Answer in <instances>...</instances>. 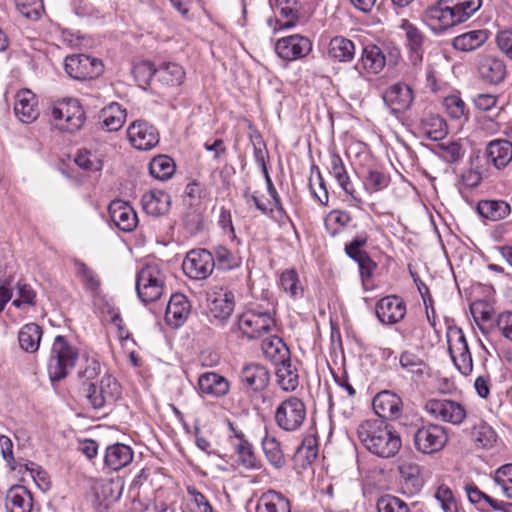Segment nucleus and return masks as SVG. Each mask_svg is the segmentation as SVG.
I'll use <instances>...</instances> for the list:
<instances>
[{"label":"nucleus","instance_id":"obj_4","mask_svg":"<svg viewBox=\"0 0 512 512\" xmlns=\"http://www.w3.org/2000/svg\"><path fill=\"white\" fill-rule=\"evenodd\" d=\"M83 394L88 404L96 409L111 407L121 396V386L110 374H105L99 382L83 384Z\"/></svg>","mask_w":512,"mask_h":512},{"label":"nucleus","instance_id":"obj_28","mask_svg":"<svg viewBox=\"0 0 512 512\" xmlns=\"http://www.w3.org/2000/svg\"><path fill=\"white\" fill-rule=\"evenodd\" d=\"M14 112L24 123H31L36 120L39 111L35 94L28 89L18 91L15 96Z\"/></svg>","mask_w":512,"mask_h":512},{"label":"nucleus","instance_id":"obj_5","mask_svg":"<svg viewBox=\"0 0 512 512\" xmlns=\"http://www.w3.org/2000/svg\"><path fill=\"white\" fill-rule=\"evenodd\" d=\"M165 289V274L158 264H147L136 277V291L144 303L160 299Z\"/></svg>","mask_w":512,"mask_h":512},{"label":"nucleus","instance_id":"obj_21","mask_svg":"<svg viewBox=\"0 0 512 512\" xmlns=\"http://www.w3.org/2000/svg\"><path fill=\"white\" fill-rule=\"evenodd\" d=\"M367 241V234L360 233L345 245L346 254L358 263L362 278H370L376 267L367 252L362 249Z\"/></svg>","mask_w":512,"mask_h":512},{"label":"nucleus","instance_id":"obj_44","mask_svg":"<svg viewBox=\"0 0 512 512\" xmlns=\"http://www.w3.org/2000/svg\"><path fill=\"white\" fill-rule=\"evenodd\" d=\"M75 274L80 279L84 289L96 293L101 285L97 273L80 260L74 261Z\"/></svg>","mask_w":512,"mask_h":512},{"label":"nucleus","instance_id":"obj_20","mask_svg":"<svg viewBox=\"0 0 512 512\" xmlns=\"http://www.w3.org/2000/svg\"><path fill=\"white\" fill-rule=\"evenodd\" d=\"M375 413L383 419L397 420L403 411V402L396 393L384 390L379 392L372 402Z\"/></svg>","mask_w":512,"mask_h":512},{"label":"nucleus","instance_id":"obj_6","mask_svg":"<svg viewBox=\"0 0 512 512\" xmlns=\"http://www.w3.org/2000/svg\"><path fill=\"white\" fill-rule=\"evenodd\" d=\"M235 307L232 291L223 286H214L207 294V316L214 325H224Z\"/></svg>","mask_w":512,"mask_h":512},{"label":"nucleus","instance_id":"obj_64","mask_svg":"<svg viewBox=\"0 0 512 512\" xmlns=\"http://www.w3.org/2000/svg\"><path fill=\"white\" fill-rule=\"evenodd\" d=\"M401 29L406 37L408 48H422L424 42V36L420 30L410 23L408 20H403Z\"/></svg>","mask_w":512,"mask_h":512},{"label":"nucleus","instance_id":"obj_35","mask_svg":"<svg viewBox=\"0 0 512 512\" xmlns=\"http://www.w3.org/2000/svg\"><path fill=\"white\" fill-rule=\"evenodd\" d=\"M476 210L485 219L500 221L510 215L511 206L505 200L485 199L478 202Z\"/></svg>","mask_w":512,"mask_h":512},{"label":"nucleus","instance_id":"obj_43","mask_svg":"<svg viewBox=\"0 0 512 512\" xmlns=\"http://www.w3.org/2000/svg\"><path fill=\"white\" fill-rule=\"evenodd\" d=\"M262 449L269 463L279 469L285 465V457L280 442L266 432L262 439Z\"/></svg>","mask_w":512,"mask_h":512},{"label":"nucleus","instance_id":"obj_32","mask_svg":"<svg viewBox=\"0 0 512 512\" xmlns=\"http://www.w3.org/2000/svg\"><path fill=\"white\" fill-rule=\"evenodd\" d=\"M255 512H291L290 501L282 493L268 490L257 499Z\"/></svg>","mask_w":512,"mask_h":512},{"label":"nucleus","instance_id":"obj_47","mask_svg":"<svg viewBox=\"0 0 512 512\" xmlns=\"http://www.w3.org/2000/svg\"><path fill=\"white\" fill-rule=\"evenodd\" d=\"M412 506H414V503L410 505L403 499L391 494L382 495L376 501L377 512H411Z\"/></svg>","mask_w":512,"mask_h":512},{"label":"nucleus","instance_id":"obj_18","mask_svg":"<svg viewBox=\"0 0 512 512\" xmlns=\"http://www.w3.org/2000/svg\"><path fill=\"white\" fill-rule=\"evenodd\" d=\"M376 316L385 325H394L406 315L407 308L404 300L397 295L381 298L376 303Z\"/></svg>","mask_w":512,"mask_h":512},{"label":"nucleus","instance_id":"obj_13","mask_svg":"<svg viewBox=\"0 0 512 512\" xmlns=\"http://www.w3.org/2000/svg\"><path fill=\"white\" fill-rule=\"evenodd\" d=\"M386 66L385 52L376 45L366 46L361 55L360 63L348 70L350 79L354 82L364 79L363 71L378 74Z\"/></svg>","mask_w":512,"mask_h":512},{"label":"nucleus","instance_id":"obj_62","mask_svg":"<svg viewBox=\"0 0 512 512\" xmlns=\"http://www.w3.org/2000/svg\"><path fill=\"white\" fill-rule=\"evenodd\" d=\"M75 163L86 171H99L102 168V161L89 150H80L76 157Z\"/></svg>","mask_w":512,"mask_h":512},{"label":"nucleus","instance_id":"obj_56","mask_svg":"<svg viewBox=\"0 0 512 512\" xmlns=\"http://www.w3.org/2000/svg\"><path fill=\"white\" fill-rule=\"evenodd\" d=\"M351 218L349 213L340 210L331 211L325 219V226L328 232L335 236L337 235L347 224Z\"/></svg>","mask_w":512,"mask_h":512},{"label":"nucleus","instance_id":"obj_33","mask_svg":"<svg viewBox=\"0 0 512 512\" xmlns=\"http://www.w3.org/2000/svg\"><path fill=\"white\" fill-rule=\"evenodd\" d=\"M465 493L469 502L477 507L480 511H488L491 508L494 511H506V503L491 498L482 492L474 483H467L464 486Z\"/></svg>","mask_w":512,"mask_h":512},{"label":"nucleus","instance_id":"obj_17","mask_svg":"<svg viewBox=\"0 0 512 512\" xmlns=\"http://www.w3.org/2000/svg\"><path fill=\"white\" fill-rule=\"evenodd\" d=\"M311 50V41L299 34L278 39L275 45L277 55L287 61L304 58Z\"/></svg>","mask_w":512,"mask_h":512},{"label":"nucleus","instance_id":"obj_51","mask_svg":"<svg viewBox=\"0 0 512 512\" xmlns=\"http://www.w3.org/2000/svg\"><path fill=\"white\" fill-rule=\"evenodd\" d=\"M280 286L292 298H298L303 295V287L295 270H286L280 275Z\"/></svg>","mask_w":512,"mask_h":512},{"label":"nucleus","instance_id":"obj_12","mask_svg":"<svg viewBox=\"0 0 512 512\" xmlns=\"http://www.w3.org/2000/svg\"><path fill=\"white\" fill-rule=\"evenodd\" d=\"M182 268L189 278L203 280L212 274L215 268V259L213 254L206 249H194L187 253Z\"/></svg>","mask_w":512,"mask_h":512},{"label":"nucleus","instance_id":"obj_53","mask_svg":"<svg viewBox=\"0 0 512 512\" xmlns=\"http://www.w3.org/2000/svg\"><path fill=\"white\" fill-rule=\"evenodd\" d=\"M233 447L241 465L247 469H254L257 467V460L253 452L252 445L246 439H240L239 443H233Z\"/></svg>","mask_w":512,"mask_h":512},{"label":"nucleus","instance_id":"obj_19","mask_svg":"<svg viewBox=\"0 0 512 512\" xmlns=\"http://www.w3.org/2000/svg\"><path fill=\"white\" fill-rule=\"evenodd\" d=\"M127 133L131 144L138 150H150L159 142L157 129L146 121L133 122Z\"/></svg>","mask_w":512,"mask_h":512},{"label":"nucleus","instance_id":"obj_14","mask_svg":"<svg viewBox=\"0 0 512 512\" xmlns=\"http://www.w3.org/2000/svg\"><path fill=\"white\" fill-rule=\"evenodd\" d=\"M424 409L434 419L453 425L461 424L466 418L465 408L448 399H430L425 403Z\"/></svg>","mask_w":512,"mask_h":512},{"label":"nucleus","instance_id":"obj_63","mask_svg":"<svg viewBox=\"0 0 512 512\" xmlns=\"http://www.w3.org/2000/svg\"><path fill=\"white\" fill-rule=\"evenodd\" d=\"M443 105L453 119H460L466 115V104L459 95L453 94L445 97Z\"/></svg>","mask_w":512,"mask_h":512},{"label":"nucleus","instance_id":"obj_29","mask_svg":"<svg viewBox=\"0 0 512 512\" xmlns=\"http://www.w3.org/2000/svg\"><path fill=\"white\" fill-rule=\"evenodd\" d=\"M478 72L485 82L499 84L506 76V65L502 59L486 56L479 63Z\"/></svg>","mask_w":512,"mask_h":512},{"label":"nucleus","instance_id":"obj_49","mask_svg":"<svg viewBox=\"0 0 512 512\" xmlns=\"http://www.w3.org/2000/svg\"><path fill=\"white\" fill-rule=\"evenodd\" d=\"M472 437L478 447L485 449L493 447L497 439V435L493 428L483 422L473 427Z\"/></svg>","mask_w":512,"mask_h":512},{"label":"nucleus","instance_id":"obj_8","mask_svg":"<svg viewBox=\"0 0 512 512\" xmlns=\"http://www.w3.org/2000/svg\"><path fill=\"white\" fill-rule=\"evenodd\" d=\"M238 328L248 339L261 337L275 328V320L270 312L248 310L238 318Z\"/></svg>","mask_w":512,"mask_h":512},{"label":"nucleus","instance_id":"obj_48","mask_svg":"<svg viewBox=\"0 0 512 512\" xmlns=\"http://www.w3.org/2000/svg\"><path fill=\"white\" fill-rule=\"evenodd\" d=\"M436 153L446 163L454 164L462 160L465 149L457 141H446L437 145Z\"/></svg>","mask_w":512,"mask_h":512},{"label":"nucleus","instance_id":"obj_34","mask_svg":"<svg viewBox=\"0 0 512 512\" xmlns=\"http://www.w3.org/2000/svg\"><path fill=\"white\" fill-rule=\"evenodd\" d=\"M198 388L202 394L222 397L229 391V383L223 376L215 372H206L198 379Z\"/></svg>","mask_w":512,"mask_h":512},{"label":"nucleus","instance_id":"obj_58","mask_svg":"<svg viewBox=\"0 0 512 512\" xmlns=\"http://www.w3.org/2000/svg\"><path fill=\"white\" fill-rule=\"evenodd\" d=\"M490 331L498 332L512 342V312L503 311L499 313L490 324Z\"/></svg>","mask_w":512,"mask_h":512},{"label":"nucleus","instance_id":"obj_11","mask_svg":"<svg viewBox=\"0 0 512 512\" xmlns=\"http://www.w3.org/2000/svg\"><path fill=\"white\" fill-rule=\"evenodd\" d=\"M448 350L457 369L463 375H469L473 369L472 356L464 333L459 328L450 329L447 333Z\"/></svg>","mask_w":512,"mask_h":512},{"label":"nucleus","instance_id":"obj_24","mask_svg":"<svg viewBox=\"0 0 512 512\" xmlns=\"http://www.w3.org/2000/svg\"><path fill=\"white\" fill-rule=\"evenodd\" d=\"M328 168L329 173L334 177L345 194L350 196L353 201L361 203L362 199L357 194L351 182L344 162L340 155L335 151L330 152Z\"/></svg>","mask_w":512,"mask_h":512},{"label":"nucleus","instance_id":"obj_38","mask_svg":"<svg viewBox=\"0 0 512 512\" xmlns=\"http://www.w3.org/2000/svg\"><path fill=\"white\" fill-rule=\"evenodd\" d=\"M419 129L424 136L434 141L443 139L448 132L445 120L441 116L432 113L423 115Z\"/></svg>","mask_w":512,"mask_h":512},{"label":"nucleus","instance_id":"obj_2","mask_svg":"<svg viewBox=\"0 0 512 512\" xmlns=\"http://www.w3.org/2000/svg\"><path fill=\"white\" fill-rule=\"evenodd\" d=\"M78 349L68 343L64 336L55 337L48 362V375L51 382L64 379L75 367Z\"/></svg>","mask_w":512,"mask_h":512},{"label":"nucleus","instance_id":"obj_61","mask_svg":"<svg viewBox=\"0 0 512 512\" xmlns=\"http://www.w3.org/2000/svg\"><path fill=\"white\" fill-rule=\"evenodd\" d=\"M435 499L439 503L443 512H458V504L452 490L446 486L441 485L435 492Z\"/></svg>","mask_w":512,"mask_h":512},{"label":"nucleus","instance_id":"obj_22","mask_svg":"<svg viewBox=\"0 0 512 512\" xmlns=\"http://www.w3.org/2000/svg\"><path fill=\"white\" fill-rule=\"evenodd\" d=\"M108 210L112 222L119 230L131 232L136 228L137 214L127 202L114 200L110 203Z\"/></svg>","mask_w":512,"mask_h":512},{"label":"nucleus","instance_id":"obj_37","mask_svg":"<svg viewBox=\"0 0 512 512\" xmlns=\"http://www.w3.org/2000/svg\"><path fill=\"white\" fill-rule=\"evenodd\" d=\"M276 366V379L279 387L286 392H292L299 386V374L296 365L289 358L288 361Z\"/></svg>","mask_w":512,"mask_h":512},{"label":"nucleus","instance_id":"obj_23","mask_svg":"<svg viewBox=\"0 0 512 512\" xmlns=\"http://www.w3.org/2000/svg\"><path fill=\"white\" fill-rule=\"evenodd\" d=\"M190 312L191 304L188 298L181 293L173 294L166 307L165 321L169 326L179 328L186 322Z\"/></svg>","mask_w":512,"mask_h":512},{"label":"nucleus","instance_id":"obj_60","mask_svg":"<svg viewBox=\"0 0 512 512\" xmlns=\"http://www.w3.org/2000/svg\"><path fill=\"white\" fill-rule=\"evenodd\" d=\"M296 455L298 458H303L308 463H312L318 456L317 437L313 434L305 436L301 445L297 448Z\"/></svg>","mask_w":512,"mask_h":512},{"label":"nucleus","instance_id":"obj_54","mask_svg":"<svg viewBox=\"0 0 512 512\" xmlns=\"http://www.w3.org/2000/svg\"><path fill=\"white\" fill-rule=\"evenodd\" d=\"M17 10L26 18L38 20L44 13L43 0H15Z\"/></svg>","mask_w":512,"mask_h":512},{"label":"nucleus","instance_id":"obj_55","mask_svg":"<svg viewBox=\"0 0 512 512\" xmlns=\"http://www.w3.org/2000/svg\"><path fill=\"white\" fill-rule=\"evenodd\" d=\"M156 70L157 68L152 62L142 61L133 66L132 74L138 85L145 87L149 85L152 77L156 78Z\"/></svg>","mask_w":512,"mask_h":512},{"label":"nucleus","instance_id":"obj_52","mask_svg":"<svg viewBox=\"0 0 512 512\" xmlns=\"http://www.w3.org/2000/svg\"><path fill=\"white\" fill-rule=\"evenodd\" d=\"M389 182V176L374 169H370L363 179L364 188L370 194L383 190L389 185Z\"/></svg>","mask_w":512,"mask_h":512},{"label":"nucleus","instance_id":"obj_25","mask_svg":"<svg viewBox=\"0 0 512 512\" xmlns=\"http://www.w3.org/2000/svg\"><path fill=\"white\" fill-rule=\"evenodd\" d=\"M242 385L254 392L263 391L270 382L268 369L259 363H249L243 366L240 373Z\"/></svg>","mask_w":512,"mask_h":512},{"label":"nucleus","instance_id":"obj_10","mask_svg":"<svg viewBox=\"0 0 512 512\" xmlns=\"http://www.w3.org/2000/svg\"><path fill=\"white\" fill-rule=\"evenodd\" d=\"M459 11L449 0H438L425 12L426 20L433 30H446L465 22Z\"/></svg>","mask_w":512,"mask_h":512},{"label":"nucleus","instance_id":"obj_3","mask_svg":"<svg viewBox=\"0 0 512 512\" xmlns=\"http://www.w3.org/2000/svg\"><path fill=\"white\" fill-rule=\"evenodd\" d=\"M49 116L56 128L70 133L78 131L85 121V112L75 98L53 102L49 107Z\"/></svg>","mask_w":512,"mask_h":512},{"label":"nucleus","instance_id":"obj_27","mask_svg":"<svg viewBox=\"0 0 512 512\" xmlns=\"http://www.w3.org/2000/svg\"><path fill=\"white\" fill-rule=\"evenodd\" d=\"M134 452L126 444L115 443L106 448L104 466L111 471H119L132 463Z\"/></svg>","mask_w":512,"mask_h":512},{"label":"nucleus","instance_id":"obj_57","mask_svg":"<svg viewBox=\"0 0 512 512\" xmlns=\"http://www.w3.org/2000/svg\"><path fill=\"white\" fill-rule=\"evenodd\" d=\"M400 365L407 372L418 376H422L427 369L425 362L419 356L409 351H405L400 355Z\"/></svg>","mask_w":512,"mask_h":512},{"label":"nucleus","instance_id":"obj_46","mask_svg":"<svg viewBox=\"0 0 512 512\" xmlns=\"http://www.w3.org/2000/svg\"><path fill=\"white\" fill-rule=\"evenodd\" d=\"M149 172L155 179L167 180L171 178L175 172V163L169 156L159 155L154 157L150 162Z\"/></svg>","mask_w":512,"mask_h":512},{"label":"nucleus","instance_id":"obj_26","mask_svg":"<svg viewBox=\"0 0 512 512\" xmlns=\"http://www.w3.org/2000/svg\"><path fill=\"white\" fill-rule=\"evenodd\" d=\"M484 156L496 169H503L512 160V143L506 139H494L487 144Z\"/></svg>","mask_w":512,"mask_h":512},{"label":"nucleus","instance_id":"obj_50","mask_svg":"<svg viewBox=\"0 0 512 512\" xmlns=\"http://www.w3.org/2000/svg\"><path fill=\"white\" fill-rule=\"evenodd\" d=\"M297 0H276L275 9L284 19L282 26L290 28L294 26L298 18Z\"/></svg>","mask_w":512,"mask_h":512},{"label":"nucleus","instance_id":"obj_41","mask_svg":"<svg viewBox=\"0 0 512 512\" xmlns=\"http://www.w3.org/2000/svg\"><path fill=\"white\" fill-rule=\"evenodd\" d=\"M487 40L488 32L486 30H472L456 36L452 45L456 50L471 52L481 47Z\"/></svg>","mask_w":512,"mask_h":512},{"label":"nucleus","instance_id":"obj_59","mask_svg":"<svg viewBox=\"0 0 512 512\" xmlns=\"http://www.w3.org/2000/svg\"><path fill=\"white\" fill-rule=\"evenodd\" d=\"M494 482L501 488L507 498L512 499V464L499 467L495 471Z\"/></svg>","mask_w":512,"mask_h":512},{"label":"nucleus","instance_id":"obj_36","mask_svg":"<svg viewBox=\"0 0 512 512\" xmlns=\"http://www.w3.org/2000/svg\"><path fill=\"white\" fill-rule=\"evenodd\" d=\"M262 352L268 360L274 365L288 361L290 351L287 345L278 336H270L265 338L261 344Z\"/></svg>","mask_w":512,"mask_h":512},{"label":"nucleus","instance_id":"obj_30","mask_svg":"<svg viewBox=\"0 0 512 512\" xmlns=\"http://www.w3.org/2000/svg\"><path fill=\"white\" fill-rule=\"evenodd\" d=\"M5 507L8 512H31L32 496L24 486H12L6 493Z\"/></svg>","mask_w":512,"mask_h":512},{"label":"nucleus","instance_id":"obj_7","mask_svg":"<svg viewBox=\"0 0 512 512\" xmlns=\"http://www.w3.org/2000/svg\"><path fill=\"white\" fill-rule=\"evenodd\" d=\"M306 419V407L301 399L291 396L280 403L275 411V422L287 432L298 430Z\"/></svg>","mask_w":512,"mask_h":512},{"label":"nucleus","instance_id":"obj_1","mask_svg":"<svg viewBox=\"0 0 512 512\" xmlns=\"http://www.w3.org/2000/svg\"><path fill=\"white\" fill-rule=\"evenodd\" d=\"M357 437L369 452L381 458L395 456L402 445L399 434L380 419L361 422L357 428Z\"/></svg>","mask_w":512,"mask_h":512},{"label":"nucleus","instance_id":"obj_16","mask_svg":"<svg viewBox=\"0 0 512 512\" xmlns=\"http://www.w3.org/2000/svg\"><path fill=\"white\" fill-rule=\"evenodd\" d=\"M447 441L445 430L440 425L430 424L418 428L414 433L416 449L425 454L440 451Z\"/></svg>","mask_w":512,"mask_h":512},{"label":"nucleus","instance_id":"obj_31","mask_svg":"<svg viewBox=\"0 0 512 512\" xmlns=\"http://www.w3.org/2000/svg\"><path fill=\"white\" fill-rule=\"evenodd\" d=\"M141 204L147 214L158 217L169 211L171 198L164 191L153 190L142 196Z\"/></svg>","mask_w":512,"mask_h":512},{"label":"nucleus","instance_id":"obj_42","mask_svg":"<svg viewBox=\"0 0 512 512\" xmlns=\"http://www.w3.org/2000/svg\"><path fill=\"white\" fill-rule=\"evenodd\" d=\"M185 78L184 69L177 63H162L156 70V79L166 86L181 85Z\"/></svg>","mask_w":512,"mask_h":512},{"label":"nucleus","instance_id":"obj_39","mask_svg":"<svg viewBox=\"0 0 512 512\" xmlns=\"http://www.w3.org/2000/svg\"><path fill=\"white\" fill-rule=\"evenodd\" d=\"M328 56L333 61L350 62L355 56V45L348 38L335 36L329 42Z\"/></svg>","mask_w":512,"mask_h":512},{"label":"nucleus","instance_id":"obj_40","mask_svg":"<svg viewBox=\"0 0 512 512\" xmlns=\"http://www.w3.org/2000/svg\"><path fill=\"white\" fill-rule=\"evenodd\" d=\"M42 328L36 323H28L18 332V341L22 350L34 353L39 349L42 339Z\"/></svg>","mask_w":512,"mask_h":512},{"label":"nucleus","instance_id":"obj_9","mask_svg":"<svg viewBox=\"0 0 512 512\" xmlns=\"http://www.w3.org/2000/svg\"><path fill=\"white\" fill-rule=\"evenodd\" d=\"M64 68L71 78L81 81L97 78L104 71V66L99 59L85 54L67 56Z\"/></svg>","mask_w":512,"mask_h":512},{"label":"nucleus","instance_id":"obj_15","mask_svg":"<svg viewBox=\"0 0 512 512\" xmlns=\"http://www.w3.org/2000/svg\"><path fill=\"white\" fill-rule=\"evenodd\" d=\"M383 101L390 113L398 117L408 111L414 101L412 88L402 82L390 85L383 93Z\"/></svg>","mask_w":512,"mask_h":512},{"label":"nucleus","instance_id":"obj_45","mask_svg":"<svg viewBox=\"0 0 512 512\" xmlns=\"http://www.w3.org/2000/svg\"><path fill=\"white\" fill-rule=\"evenodd\" d=\"M103 126L108 131L119 130L126 120V111L120 104L112 103L102 110Z\"/></svg>","mask_w":512,"mask_h":512}]
</instances>
